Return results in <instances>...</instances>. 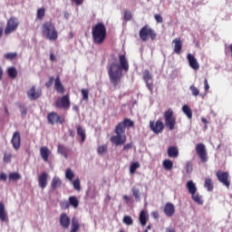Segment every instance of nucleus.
Listing matches in <instances>:
<instances>
[{
    "label": "nucleus",
    "instance_id": "obj_1",
    "mask_svg": "<svg viewBox=\"0 0 232 232\" xmlns=\"http://www.w3.org/2000/svg\"><path fill=\"white\" fill-rule=\"evenodd\" d=\"M120 64L112 62L109 63L107 70L111 84L113 88H117L121 84V80L122 79V70L123 72H128L130 70V63L126 55H119Z\"/></svg>",
    "mask_w": 232,
    "mask_h": 232
},
{
    "label": "nucleus",
    "instance_id": "obj_2",
    "mask_svg": "<svg viewBox=\"0 0 232 232\" xmlns=\"http://www.w3.org/2000/svg\"><path fill=\"white\" fill-rule=\"evenodd\" d=\"M107 35L106 25L104 24L99 22L92 26V36L94 44H103Z\"/></svg>",
    "mask_w": 232,
    "mask_h": 232
},
{
    "label": "nucleus",
    "instance_id": "obj_3",
    "mask_svg": "<svg viewBox=\"0 0 232 232\" xmlns=\"http://www.w3.org/2000/svg\"><path fill=\"white\" fill-rule=\"evenodd\" d=\"M42 34L47 41H57L59 39V33L55 24L52 23V21H46L42 24Z\"/></svg>",
    "mask_w": 232,
    "mask_h": 232
},
{
    "label": "nucleus",
    "instance_id": "obj_4",
    "mask_svg": "<svg viewBox=\"0 0 232 232\" xmlns=\"http://www.w3.org/2000/svg\"><path fill=\"white\" fill-rule=\"evenodd\" d=\"M140 39L146 43V41H149V39H151V41H155L157 39V33L150 27L149 24L144 25L139 33Z\"/></svg>",
    "mask_w": 232,
    "mask_h": 232
},
{
    "label": "nucleus",
    "instance_id": "obj_5",
    "mask_svg": "<svg viewBox=\"0 0 232 232\" xmlns=\"http://www.w3.org/2000/svg\"><path fill=\"white\" fill-rule=\"evenodd\" d=\"M163 117H164L166 128H169L170 131H173L177 124V119L175 118V112H173V109L171 108L168 109L164 112Z\"/></svg>",
    "mask_w": 232,
    "mask_h": 232
},
{
    "label": "nucleus",
    "instance_id": "obj_6",
    "mask_svg": "<svg viewBox=\"0 0 232 232\" xmlns=\"http://www.w3.org/2000/svg\"><path fill=\"white\" fill-rule=\"evenodd\" d=\"M114 133H116V135L111 137V142H112V144H115V146L126 144V134H124L125 132L121 130V127L116 126Z\"/></svg>",
    "mask_w": 232,
    "mask_h": 232
},
{
    "label": "nucleus",
    "instance_id": "obj_7",
    "mask_svg": "<svg viewBox=\"0 0 232 232\" xmlns=\"http://www.w3.org/2000/svg\"><path fill=\"white\" fill-rule=\"evenodd\" d=\"M19 28V19L15 16H12L6 23V26L5 29V34L10 35V34L15 32Z\"/></svg>",
    "mask_w": 232,
    "mask_h": 232
},
{
    "label": "nucleus",
    "instance_id": "obj_8",
    "mask_svg": "<svg viewBox=\"0 0 232 232\" xmlns=\"http://www.w3.org/2000/svg\"><path fill=\"white\" fill-rule=\"evenodd\" d=\"M216 177H217L218 182H220L222 185H224L225 188H227V189H229V188L231 186V179H229V172L218 170L216 173Z\"/></svg>",
    "mask_w": 232,
    "mask_h": 232
},
{
    "label": "nucleus",
    "instance_id": "obj_9",
    "mask_svg": "<svg viewBox=\"0 0 232 232\" xmlns=\"http://www.w3.org/2000/svg\"><path fill=\"white\" fill-rule=\"evenodd\" d=\"M196 153L203 164L208 162V150H206V145H204V143H198L196 145Z\"/></svg>",
    "mask_w": 232,
    "mask_h": 232
},
{
    "label": "nucleus",
    "instance_id": "obj_10",
    "mask_svg": "<svg viewBox=\"0 0 232 232\" xmlns=\"http://www.w3.org/2000/svg\"><path fill=\"white\" fill-rule=\"evenodd\" d=\"M56 108H63V110H70L72 102L70 101V95L65 94L62 97H59L54 102Z\"/></svg>",
    "mask_w": 232,
    "mask_h": 232
},
{
    "label": "nucleus",
    "instance_id": "obj_11",
    "mask_svg": "<svg viewBox=\"0 0 232 232\" xmlns=\"http://www.w3.org/2000/svg\"><path fill=\"white\" fill-rule=\"evenodd\" d=\"M47 122L49 124H63L64 122V116H59V114L55 111L49 112L47 114Z\"/></svg>",
    "mask_w": 232,
    "mask_h": 232
},
{
    "label": "nucleus",
    "instance_id": "obj_12",
    "mask_svg": "<svg viewBox=\"0 0 232 232\" xmlns=\"http://www.w3.org/2000/svg\"><path fill=\"white\" fill-rule=\"evenodd\" d=\"M143 81L146 83V87L150 91V94L153 95V76H151V73L150 72L149 70H145L143 72Z\"/></svg>",
    "mask_w": 232,
    "mask_h": 232
},
{
    "label": "nucleus",
    "instance_id": "obj_13",
    "mask_svg": "<svg viewBox=\"0 0 232 232\" xmlns=\"http://www.w3.org/2000/svg\"><path fill=\"white\" fill-rule=\"evenodd\" d=\"M43 95V91L41 89H37L35 85H33L28 91H27V97L30 99V101H37L39 97Z\"/></svg>",
    "mask_w": 232,
    "mask_h": 232
},
{
    "label": "nucleus",
    "instance_id": "obj_14",
    "mask_svg": "<svg viewBox=\"0 0 232 232\" xmlns=\"http://www.w3.org/2000/svg\"><path fill=\"white\" fill-rule=\"evenodd\" d=\"M150 128L151 131H153L156 134L162 133V131L164 130V122H162L160 120H158L156 122L150 121Z\"/></svg>",
    "mask_w": 232,
    "mask_h": 232
},
{
    "label": "nucleus",
    "instance_id": "obj_15",
    "mask_svg": "<svg viewBox=\"0 0 232 232\" xmlns=\"http://www.w3.org/2000/svg\"><path fill=\"white\" fill-rule=\"evenodd\" d=\"M11 144L15 151L21 150V133L19 131L16 130L13 133Z\"/></svg>",
    "mask_w": 232,
    "mask_h": 232
},
{
    "label": "nucleus",
    "instance_id": "obj_16",
    "mask_svg": "<svg viewBox=\"0 0 232 232\" xmlns=\"http://www.w3.org/2000/svg\"><path fill=\"white\" fill-rule=\"evenodd\" d=\"M38 186L41 189H44L48 186V173L42 172L38 176Z\"/></svg>",
    "mask_w": 232,
    "mask_h": 232
},
{
    "label": "nucleus",
    "instance_id": "obj_17",
    "mask_svg": "<svg viewBox=\"0 0 232 232\" xmlns=\"http://www.w3.org/2000/svg\"><path fill=\"white\" fill-rule=\"evenodd\" d=\"M187 59L188 61V64L192 70H198L200 68V64L198 63V61H197V58L191 53H188L187 55Z\"/></svg>",
    "mask_w": 232,
    "mask_h": 232
},
{
    "label": "nucleus",
    "instance_id": "obj_18",
    "mask_svg": "<svg viewBox=\"0 0 232 232\" xmlns=\"http://www.w3.org/2000/svg\"><path fill=\"white\" fill-rule=\"evenodd\" d=\"M116 126L121 127V130L125 132L126 128H133L135 126V122L128 118H125L123 121L119 122Z\"/></svg>",
    "mask_w": 232,
    "mask_h": 232
},
{
    "label": "nucleus",
    "instance_id": "obj_19",
    "mask_svg": "<svg viewBox=\"0 0 232 232\" xmlns=\"http://www.w3.org/2000/svg\"><path fill=\"white\" fill-rule=\"evenodd\" d=\"M60 225L64 229H68L70 227V217H68L67 213H62L60 215Z\"/></svg>",
    "mask_w": 232,
    "mask_h": 232
},
{
    "label": "nucleus",
    "instance_id": "obj_20",
    "mask_svg": "<svg viewBox=\"0 0 232 232\" xmlns=\"http://www.w3.org/2000/svg\"><path fill=\"white\" fill-rule=\"evenodd\" d=\"M164 213L166 217H169V218H171V217L175 215V205H173V203H170V202L166 203L164 207Z\"/></svg>",
    "mask_w": 232,
    "mask_h": 232
},
{
    "label": "nucleus",
    "instance_id": "obj_21",
    "mask_svg": "<svg viewBox=\"0 0 232 232\" xmlns=\"http://www.w3.org/2000/svg\"><path fill=\"white\" fill-rule=\"evenodd\" d=\"M140 224L142 227L148 224V220H150V215L146 210H141L139 217Z\"/></svg>",
    "mask_w": 232,
    "mask_h": 232
},
{
    "label": "nucleus",
    "instance_id": "obj_22",
    "mask_svg": "<svg viewBox=\"0 0 232 232\" xmlns=\"http://www.w3.org/2000/svg\"><path fill=\"white\" fill-rule=\"evenodd\" d=\"M63 186V181L61 180V178L54 176L51 181V189L53 191H55V189H59Z\"/></svg>",
    "mask_w": 232,
    "mask_h": 232
},
{
    "label": "nucleus",
    "instance_id": "obj_23",
    "mask_svg": "<svg viewBox=\"0 0 232 232\" xmlns=\"http://www.w3.org/2000/svg\"><path fill=\"white\" fill-rule=\"evenodd\" d=\"M172 43L174 44V53L180 55V52H182V40L175 38Z\"/></svg>",
    "mask_w": 232,
    "mask_h": 232
},
{
    "label": "nucleus",
    "instance_id": "obj_24",
    "mask_svg": "<svg viewBox=\"0 0 232 232\" xmlns=\"http://www.w3.org/2000/svg\"><path fill=\"white\" fill-rule=\"evenodd\" d=\"M54 89L56 90V92L58 93H61L63 95V93H64V86L63 85V83L61 82V77H56L54 80Z\"/></svg>",
    "mask_w": 232,
    "mask_h": 232
},
{
    "label": "nucleus",
    "instance_id": "obj_25",
    "mask_svg": "<svg viewBox=\"0 0 232 232\" xmlns=\"http://www.w3.org/2000/svg\"><path fill=\"white\" fill-rule=\"evenodd\" d=\"M57 151L60 155H63L64 159H68V155H70V149L64 145H58Z\"/></svg>",
    "mask_w": 232,
    "mask_h": 232
},
{
    "label": "nucleus",
    "instance_id": "obj_26",
    "mask_svg": "<svg viewBox=\"0 0 232 232\" xmlns=\"http://www.w3.org/2000/svg\"><path fill=\"white\" fill-rule=\"evenodd\" d=\"M168 155L170 159H177L179 157V148L176 146L169 147Z\"/></svg>",
    "mask_w": 232,
    "mask_h": 232
},
{
    "label": "nucleus",
    "instance_id": "obj_27",
    "mask_svg": "<svg viewBox=\"0 0 232 232\" xmlns=\"http://www.w3.org/2000/svg\"><path fill=\"white\" fill-rule=\"evenodd\" d=\"M0 220L2 222H8V215L5 210V204L3 202H0Z\"/></svg>",
    "mask_w": 232,
    "mask_h": 232
},
{
    "label": "nucleus",
    "instance_id": "obj_28",
    "mask_svg": "<svg viewBox=\"0 0 232 232\" xmlns=\"http://www.w3.org/2000/svg\"><path fill=\"white\" fill-rule=\"evenodd\" d=\"M186 188L189 195H194V193H197V185H195L193 180H188L186 184Z\"/></svg>",
    "mask_w": 232,
    "mask_h": 232
},
{
    "label": "nucleus",
    "instance_id": "obj_29",
    "mask_svg": "<svg viewBox=\"0 0 232 232\" xmlns=\"http://www.w3.org/2000/svg\"><path fill=\"white\" fill-rule=\"evenodd\" d=\"M40 155L44 162H48V157H50V150H48V147H42L40 149Z\"/></svg>",
    "mask_w": 232,
    "mask_h": 232
},
{
    "label": "nucleus",
    "instance_id": "obj_30",
    "mask_svg": "<svg viewBox=\"0 0 232 232\" xmlns=\"http://www.w3.org/2000/svg\"><path fill=\"white\" fill-rule=\"evenodd\" d=\"M80 227H81V225H79V220L75 218H72L70 232H78Z\"/></svg>",
    "mask_w": 232,
    "mask_h": 232
},
{
    "label": "nucleus",
    "instance_id": "obj_31",
    "mask_svg": "<svg viewBox=\"0 0 232 232\" xmlns=\"http://www.w3.org/2000/svg\"><path fill=\"white\" fill-rule=\"evenodd\" d=\"M72 206L74 209L79 208V199L75 196L69 197V207Z\"/></svg>",
    "mask_w": 232,
    "mask_h": 232
},
{
    "label": "nucleus",
    "instance_id": "obj_32",
    "mask_svg": "<svg viewBox=\"0 0 232 232\" xmlns=\"http://www.w3.org/2000/svg\"><path fill=\"white\" fill-rule=\"evenodd\" d=\"M77 135L78 137H81V142H84V140H86V131L81 125L77 127Z\"/></svg>",
    "mask_w": 232,
    "mask_h": 232
},
{
    "label": "nucleus",
    "instance_id": "obj_33",
    "mask_svg": "<svg viewBox=\"0 0 232 232\" xmlns=\"http://www.w3.org/2000/svg\"><path fill=\"white\" fill-rule=\"evenodd\" d=\"M190 195H191L192 200H194V202H196V204H198L199 206H202V204H204V200H202V196H200V194L196 192V193L190 194Z\"/></svg>",
    "mask_w": 232,
    "mask_h": 232
},
{
    "label": "nucleus",
    "instance_id": "obj_34",
    "mask_svg": "<svg viewBox=\"0 0 232 232\" xmlns=\"http://www.w3.org/2000/svg\"><path fill=\"white\" fill-rule=\"evenodd\" d=\"M182 111L188 117V119H193V111L188 105H183Z\"/></svg>",
    "mask_w": 232,
    "mask_h": 232
},
{
    "label": "nucleus",
    "instance_id": "obj_35",
    "mask_svg": "<svg viewBox=\"0 0 232 232\" xmlns=\"http://www.w3.org/2000/svg\"><path fill=\"white\" fill-rule=\"evenodd\" d=\"M7 75L10 79H15L17 77V69L15 67H9L7 69Z\"/></svg>",
    "mask_w": 232,
    "mask_h": 232
},
{
    "label": "nucleus",
    "instance_id": "obj_36",
    "mask_svg": "<svg viewBox=\"0 0 232 232\" xmlns=\"http://www.w3.org/2000/svg\"><path fill=\"white\" fill-rule=\"evenodd\" d=\"M45 14H46V10H44V7H41L37 10L36 18L39 19V21H43V19H44Z\"/></svg>",
    "mask_w": 232,
    "mask_h": 232
},
{
    "label": "nucleus",
    "instance_id": "obj_37",
    "mask_svg": "<svg viewBox=\"0 0 232 232\" xmlns=\"http://www.w3.org/2000/svg\"><path fill=\"white\" fill-rule=\"evenodd\" d=\"M204 188H207L208 191H213V181L209 178L205 179Z\"/></svg>",
    "mask_w": 232,
    "mask_h": 232
},
{
    "label": "nucleus",
    "instance_id": "obj_38",
    "mask_svg": "<svg viewBox=\"0 0 232 232\" xmlns=\"http://www.w3.org/2000/svg\"><path fill=\"white\" fill-rule=\"evenodd\" d=\"M163 168H165L167 171H170V169H173V161L170 160H165L163 161Z\"/></svg>",
    "mask_w": 232,
    "mask_h": 232
},
{
    "label": "nucleus",
    "instance_id": "obj_39",
    "mask_svg": "<svg viewBox=\"0 0 232 232\" xmlns=\"http://www.w3.org/2000/svg\"><path fill=\"white\" fill-rule=\"evenodd\" d=\"M75 177V174L73 173V170H72V169H67L65 171V179H67V180H73V178Z\"/></svg>",
    "mask_w": 232,
    "mask_h": 232
},
{
    "label": "nucleus",
    "instance_id": "obj_40",
    "mask_svg": "<svg viewBox=\"0 0 232 232\" xmlns=\"http://www.w3.org/2000/svg\"><path fill=\"white\" fill-rule=\"evenodd\" d=\"M4 57L6 61H14L17 59V53H6Z\"/></svg>",
    "mask_w": 232,
    "mask_h": 232
},
{
    "label": "nucleus",
    "instance_id": "obj_41",
    "mask_svg": "<svg viewBox=\"0 0 232 232\" xmlns=\"http://www.w3.org/2000/svg\"><path fill=\"white\" fill-rule=\"evenodd\" d=\"M139 168H140V163H139L138 161L137 162H133L130 165V175H134L135 171H137V169H139Z\"/></svg>",
    "mask_w": 232,
    "mask_h": 232
},
{
    "label": "nucleus",
    "instance_id": "obj_42",
    "mask_svg": "<svg viewBox=\"0 0 232 232\" xmlns=\"http://www.w3.org/2000/svg\"><path fill=\"white\" fill-rule=\"evenodd\" d=\"M189 90L194 97H198V95H200V91L195 85H190Z\"/></svg>",
    "mask_w": 232,
    "mask_h": 232
},
{
    "label": "nucleus",
    "instance_id": "obj_43",
    "mask_svg": "<svg viewBox=\"0 0 232 232\" xmlns=\"http://www.w3.org/2000/svg\"><path fill=\"white\" fill-rule=\"evenodd\" d=\"M123 223L126 224V226H133V218H131V216H125L123 218Z\"/></svg>",
    "mask_w": 232,
    "mask_h": 232
},
{
    "label": "nucleus",
    "instance_id": "obj_44",
    "mask_svg": "<svg viewBox=\"0 0 232 232\" xmlns=\"http://www.w3.org/2000/svg\"><path fill=\"white\" fill-rule=\"evenodd\" d=\"M10 180H19L21 179V174L18 172H12L9 174Z\"/></svg>",
    "mask_w": 232,
    "mask_h": 232
},
{
    "label": "nucleus",
    "instance_id": "obj_45",
    "mask_svg": "<svg viewBox=\"0 0 232 232\" xmlns=\"http://www.w3.org/2000/svg\"><path fill=\"white\" fill-rule=\"evenodd\" d=\"M4 162L5 164H10V162H12V153H4Z\"/></svg>",
    "mask_w": 232,
    "mask_h": 232
},
{
    "label": "nucleus",
    "instance_id": "obj_46",
    "mask_svg": "<svg viewBox=\"0 0 232 232\" xmlns=\"http://www.w3.org/2000/svg\"><path fill=\"white\" fill-rule=\"evenodd\" d=\"M132 195H133L134 198H136V200H140V195L139 188L133 187L132 188Z\"/></svg>",
    "mask_w": 232,
    "mask_h": 232
},
{
    "label": "nucleus",
    "instance_id": "obj_47",
    "mask_svg": "<svg viewBox=\"0 0 232 232\" xmlns=\"http://www.w3.org/2000/svg\"><path fill=\"white\" fill-rule=\"evenodd\" d=\"M60 208L62 209H70V202L67 200H63L60 202Z\"/></svg>",
    "mask_w": 232,
    "mask_h": 232
},
{
    "label": "nucleus",
    "instance_id": "obj_48",
    "mask_svg": "<svg viewBox=\"0 0 232 232\" xmlns=\"http://www.w3.org/2000/svg\"><path fill=\"white\" fill-rule=\"evenodd\" d=\"M108 151V146L107 145H102L98 148L97 152L99 155H102L103 153H106Z\"/></svg>",
    "mask_w": 232,
    "mask_h": 232
},
{
    "label": "nucleus",
    "instance_id": "obj_49",
    "mask_svg": "<svg viewBox=\"0 0 232 232\" xmlns=\"http://www.w3.org/2000/svg\"><path fill=\"white\" fill-rule=\"evenodd\" d=\"M73 188L74 189H76L77 191H81V179H76L73 182Z\"/></svg>",
    "mask_w": 232,
    "mask_h": 232
},
{
    "label": "nucleus",
    "instance_id": "obj_50",
    "mask_svg": "<svg viewBox=\"0 0 232 232\" xmlns=\"http://www.w3.org/2000/svg\"><path fill=\"white\" fill-rule=\"evenodd\" d=\"M123 17H124V19H125L126 21H131V17H132V15H131V11H130V10H125V11H124V14H123Z\"/></svg>",
    "mask_w": 232,
    "mask_h": 232
},
{
    "label": "nucleus",
    "instance_id": "obj_51",
    "mask_svg": "<svg viewBox=\"0 0 232 232\" xmlns=\"http://www.w3.org/2000/svg\"><path fill=\"white\" fill-rule=\"evenodd\" d=\"M81 92H82L83 101H88V99H89V91H88V89H82Z\"/></svg>",
    "mask_w": 232,
    "mask_h": 232
},
{
    "label": "nucleus",
    "instance_id": "obj_52",
    "mask_svg": "<svg viewBox=\"0 0 232 232\" xmlns=\"http://www.w3.org/2000/svg\"><path fill=\"white\" fill-rule=\"evenodd\" d=\"M186 171L187 173H191V171H193V163L190 161L187 162L186 164Z\"/></svg>",
    "mask_w": 232,
    "mask_h": 232
},
{
    "label": "nucleus",
    "instance_id": "obj_53",
    "mask_svg": "<svg viewBox=\"0 0 232 232\" xmlns=\"http://www.w3.org/2000/svg\"><path fill=\"white\" fill-rule=\"evenodd\" d=\"M53 81H55V79L53 78V76H51L49 80L45 82L46 88H52V85L53 84Z\"/></svg>",
    "mask_w": 232,
    "mask_h": 232
},
{
    "label": "nucleus",
    "instance_id": "obj_54",
    "mask_svg": "<svg viewBox=\"0 0 232 232\" xmlns=\"http://www.w3.org/2000/svg\"><path fill=\"white\" fill-rule=\"evenodd\" d=\"M20 111L22 117H26V113H28V109H26V107L24 106H20Z\"/></svg>",
    "mask_w": 232,
    "mask_h": 232
},
{
    "label": "nucleus",
    "instance_id": "obj_55",
    "mask_svg": "<svg viewBox=\"0 0 232 232\" xmlns=\"http://www.w3.org/2000/svg\"><path fill=\"white\" fill-rule=\"evenodd\" d=\"M154 18L157 23H163L164 21V19L162 18V15L160 14H155Z\"/></svg>",
    "mask_w": 232,
    "mask_h": 232
},
{
    "label": "nucleus",
    "instance_id": "obj_56",
    "mask_svg": "<svg viewBox=\"0 0 232 232\" xmlns=\"http://www.w3.org/2000/svg\"><path fill=\"white\" fill-rule=\"evenodd\" d=\"M133 148V143H127L123 146L124 151H127V150H131Z\"/></svg>",
    "mask_w": 232,
    "mask_h": 232
},
{
    "label": "nucleus",
    "instance_id": "obj_57",
    "mask_svg": "<svg viewBox=\"0 0 232 232\" xmlns=\"http://www.w3.org/2000/svg\"><path fill=\"white\" fill-rule=\"evenodd\" d=\"M204 87H205V92H208L209 90V83L208 82V78L204 79Z\"/></svg>",
    "mask_w": 232,
    "mask_h": 232
},
{
    "label": "nucleus",
    "instance_id": "obj_58",
    "mask_svg": "<svg viewBox=\"0 0 232 232\" xmlns=\"http://www.w3.org/2000/svg\"><path fill=\"white\" fill-rule=\"evenodd\" d=\"M72 3H75L77 6H81L82 3H84V0H72Z\"/></svg>",
    "mask_w": 232,
    "mask_h": 232
},
{
    "label": "nucleus",
    "instance_id": "obj_59",
    "mask_svg": "<svg viewBox=\"0 0 232 232\" xmlns=\"http://www.w3.org/2000/svg\"><path fill=\"white\" fill-rule=\"evenodd\" d=\"M153 218H159V211H154L151 213Z\"/></svg>",
    "mask_w": 232,
    "mask_h": 232
},
{
    "label": "nucleus",
    "instance_id": "obj_60",
    "mask_svg": "<svg viewBox=\"0 0 232 232\" xmlns=\"http://www.w3.org/2000/svg\"><path fill=\"white\" fill-rule=\"evenodd\" d=\"M56 57H55V54L53 53H50V61L53 62L55 61Z\"/></svg>",
    "mask_w": 232,
    "mask_h": 232
},
{
    "label": "nucleus",
    "instance_id": "obj_61",
    "mask_svg": "<svg viewBox=\"0 0 232 232\" xmlns=\"http://www.w3.org/2000/svg\"><path fill=\"white\" fill-rule=\"evenodd\" d=\"M0 180H6V174L1 173L0 174Z\"/></svg>",
    "mask_w": 232,
    "mask_h": 232
},
{
    "label": "nucleus",
    "instance_id": "obj_62",
    "mask_svg": "<svg viewBox=\"0 0 232 232\" xmlns=\"http://www.w3.org/2000/svg\"><path fill=\"white\" fill-rule=\"evenodd\" d=\"M165 231L166 232H176L175 228H172V227H167Z\"/></svg>",
    "mask_w": 232,
    "mask_h": 232
},
{
    "label": "nucleus",
    "instance_id": "obj_63",
    "mask_svg": "<svg viewBox=\"0 0 232 232\" xmlns=\"http://www.w3.org/2000/svg\"><path fill=\"white\" fill-rule=\"evenodd\" d=\"M72 110H73V111L79 112V106L74 105V106L72 107Z\"/></svg>",
    "mask_w": 232,
    "mask_h": 232
},
{
    "label": "nucleus",
    "instance_id": "obj_64",
    "mask_svg": "<svg viewBox=\"0 0 232 232\" xmlns=\"http://www.w3.org/2000/svg\"><path fill=\"white\" fill-rule=\"evenodd\" d=\"M150 229H151V225H148L144 232H148Z\"/></svg>",
    "mask_w": 232,
    "mask_h": 232
}]
</instances>
